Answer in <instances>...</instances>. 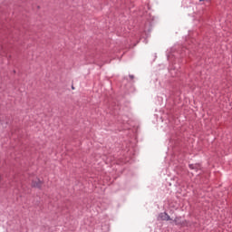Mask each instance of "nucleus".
I'll return each mask as SVG.
<instances>
[{"label": "nucleus", "mask_w": 232, "mask_h": 232, "mask_svg": "<svg viewBox=\"0 0 232 232\" xmlns=\"http://www.w3.org/2000/svg\"><path fill=\"white\" fill-rule=\"evenodd\" d=\"M200 1V3H202V1H204V0H199Z\"/></svg>", "instance_id": "39448f33"}, {"label": "nucleus", "mask_w": 232, "mask_h": 232, "mask_svg": "<svg viewBox=\"0 0 232 232\" xmlns=\"http://www.w3.org/2000/svg\"><path fill=\"white\" fill-rule=\"evenodd\" d=\"M174 222H175L176 226H186V221L182 220V218H176L174 219Z\"/></svg>", "instance_id": "f03ea898"}, {"label": "nucleus", "mask_w": 232, "mask_h": 232, "mask_svg": "<svg viewBox=\"0 0 232 232\" xmlns=\"http://www.w3.org/2000/svg\"><path fill=\"white\" fill-rule=\"evenodd\" d=\"M160 217L161 220H171V218L169 217V215H168V213H161Z\"/></svg>", "instance_id": "7ed1b4c3"}, {"label": "nucleus", "mask_w": 232, "mask_h": 232, "mask_svg": "<svg viewBox=\"0 0 232 232\" xmlns=\"http://www.w3.org/2000/svg\"><path fill=\"white\" fill-rule=\"evenodd\" d=\"M190 169H195V165H189Z\"/></svg>", "instance_id": "20e7f679"}, {"label": "nucleus", "mask_w": 232, "mask_h": 232, "mask_svg": "<svg viewBox=\"0 0 232 232\" xmlns=\"http://www.w3.org/2000/svg\"><path fill=\"white\" fill-rule=\"evenodd\" d=\"M32 186L33 188H43V181H41L40 179H35L32 182Z\"/></svg>", "instance_id": "f257e3e1"}, {"label": "nucleus", "mask_w": 232, "mask_h": 232, "mask_svg": "<svg viewBox=\"0 0 232 232\" xmlns=\"http://www.w3.org/2000/svg\"><path fill=\"white\" fill-rule=\"evenodd\" d=\"M0 180H1V176H0Z\"/></svg>", "instance_id": "423d86ee"}]
</instances>
